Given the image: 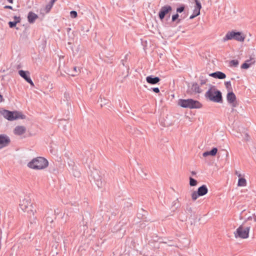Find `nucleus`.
<instances>
[{
	"mask_svg": "<svg viewBox=\"0 0 256 256\" xmlns=\"http://www.w3.org/2000/svg\"><path fill=\"white\" fill-rule=\"evenodd\" d=\"M56 0H52L50 2L52 4H54V2L56 1Z\"/></svg>",
	"mask_w": 256,
	"mask_h": 256,
	"instance_id": "40",
	"label": "nucleus"
},
{
	"mask_svg": "<svg viewBox=\"0 0 256 256\" xmlns=\"http://www.w3.org/2000/svg\"><path fill=\"white\" fill-rule=\"evenodd\" d=\"M14 19L15 20V22L17 23H18L20 21V17H17L16 16H14Z\"/></svg>",
	"mask_w": 256,
	"mask_h": 256,
	"instance_id": "34",
	"label": "nucleus"
},
{
	"mask_svg": "<svg viewBox=\"0 0 256 256\" xmlns=\"http://www.w3.org/2000/svg\"><path fill=\"white\" fill-rule=\"evenodd\" d=\"M209 75L212 77L219 79H224L226 77V75L221 72H216L214 73L210 74Z\"/></svg>",
	"mask_w": 256,
	"mask_h": 256,
	"instance_id": "14",
	"label": "nucleus"
},
{
	"mask_svg": "<svg viewBox=\"0 0 256 256\" xmlns=\"http://www.w3.org/2000/svg\"><path fill=\"white\" fill-rule=\"evenodd\" d=\"M20 207L24 212H26L30 216H34L36 212V210L29 198H24L22 199L20 202Z\"/></svg>",
	"mask_w": 256,
	"mask_h": 256,
	"instance_id": "5",
	"label": "nucleus"
},
{
	"mask_svg": "<svg viewBox=\"0 0 256 256\" xmlns=\"http://www.w3.org/2000/svg\"><path fill=\"white\" fill-rule=\"evenodd\" d=\"M48 162L44 158L38 156L32 158L27 164L28 168L36 170H42L46 168L48 166Z\"/></svg>",
	"mask_w": 256,
	"mask_h": 256,
	"instance_id": "1",
	"label": "nucleus"
},
{
	"mask_svg": "<svg viewBox=\"0 0 256 256\" xmlns=\"http://www.w3.org/2000/svg\"><path fill=\"white\" fill-rule=\"evenodd\" d=\"M53 5L54 4H52L51 2H50V4H49L46 6V8L47 10V12H48L50 10Z\"/></svg>",
	"mask_w": 256,
	"mask_h": 256,
	"instance_id": "29",
	"label": "nucleus"
},
{
	"mask_svg": "<svg viewBox=\"0 0 256 256\" xmlns=\"http://www.w3.org/2000/svg\"><path fill=\"white\" fill-rule=\"evenodd\" d=\"M146 80L148 84H154L158 83L160 79L158 77L153 78L152 76H148L146 78Z\"/></svg>",
	"mask_w": 256,
	"mask_h": 256,
	"instance_id": "15",
	"label": "nucleus"
},
{
	"mask_svg": "<svg viewBox=\"0 0 256 256\" xmlns=\"http://www.w3.org/2000/svg\"><path fill=\"white\" fill-rule=\"evenodd\" d=\"M9 137L6 135H0V149L8 146L10 143Z\"/></svg>",
	"mask_w": 256,
	"mask_h": 256,
	"instance_id": "9",
	"label": "nucleus"
},
{
	"mask_svg": "<svg viewBox=\"0 0 256 256\" xmlns=\"http://www.w3.org/2000/svg\"><path fill=\"white\" fill-rule=\"evenodd\" d=\"M74 72L71 74V75L73 76H76L79 74L80 72V69L76 68V66L73 68Z\"/></svg>",
	"mask_w": 256,
	"mask_h": 256,
	"instance_id": "22",
	"label": "nucleus"
},
{
	"mask_svg": "<svg viewBox=\"0 0 256 256\" xmlns=\"http://www.w3.org/2000/svg\"><path fill=\"white\" fill-rule=\"evenodd\" d=\"M197 192H198V194L200 196H203L208 193V189L206 185H202L198 188Z\"/></svg>",
	"mask_w": 256,
	"mask_h": 256,
	"instance_id": "16",
	"label": "nucleus"
},
{
	"mask_svg": "<svg viewBox=\"0 0 256 256\" xmlns=\"http://www.w3.org/2000/svg\"><path fill=\"white\" fill-rule=\"evenodd\" d=\"M238 177L239 178L238 182V186H246L247 184V182L246 180L242 177L241 174H238Z\"/></svg>",
	"mask_w": 256,
	"mask_h": 256,
	"instance_id": "18",
	"label": "nucleus"
},
{
	"mask_svg": "<svg viewBox=\"0 0 256 256\" xmlns=\"http://www.w3.org/2000/svg\"><path fill=\"white\" fill-rule=\"evenodd\" d=\"M70 16L72 18H76L78 14L76 11L72 10L70 12Z\"/></svg>",
	"mask_w": 256,
	"mask_h": 256,
	"instance_id": "27",
	"label": "nucleus"
},
{
	"mask_svg": "<svg viewBox=\"0 0 256 256\" xmlns=\"http://www.w3.org/2000/svg\"><path fill=\"white\" fill-rule=\"evenodd\" d=\"M8 2L10 4H13V0H7Z\"/></svg>",
	"mask_w": 256,
	"mask_h": 256,
	"instance_id": "39",
	"label": "nucleus"
},
{
	"mask_svg": "<svg viewBox=\"0 0 256 256\" xmlns=\"http://www.w3.org/2000/svg\"><path fill=\"white\" fill-rule=\"evenodd\" d=\"M202 155L204 157H206L208 156H211V153H210V151H208V152H204L203 153Z\"/></svg>",
	"mask_w": 256,
	"mask_h": 256,
	"instance_id": "33",
	"label": "nucleus"
},
{
	"mask_svg": "<svg viewBox=\"0 0 256 256\" xmlns=\"http://www.w3.org/2000/svg\"><path fill=\"white\" fill-rule=\"evenodd\" d=\"M226 98L228 102L230 103L233 107H236L237 106L236 96L233 92H229L227 94Z\"/></svg>",
	"mask_w": 256,
	"mask_h": 256,
	"instance_id": "12",
	"label": "nucleus"
},
{
	"mask_svg": "<svg viewBox=\"0 0 256 256\" xmlns=\"http://www.w3.org/2000/svg\"><path fill=\"white\" fill-rule=\"evenodd\" d=\"M179 16L178 14H174L172 16V21L174 22L176 21L178 18Z\"/></svg>",
	"mask_w": 256,
	"mask_h": 256,
	"instance_id": "31",
	"label": "nucleus"
},
{
	"mask_svg": "<svg viewBox=\"0 0 256 256\" xmlns=\"http://www.w3.org/2000/svg\"><path fill=\"white\" fill-rule=\"evenodd\" d=\"M226 86L227 88H231V83L230 82H225Z\"/></svg>",
	"mask_w": 256,
	"mask_h": 256,
	"instance_id": "32",
	"label": "nucleus"
},
{
	"mask_svg": "<svg viewBox=\"0 0 256 256\" xmlns=\"http://www.w3.org/2000/svg\"><path fill=\"white\" fill-rule=\"evenodd\" d=\"M196 6L194 10L193 14L190 16V19H193L195 17L200 15V10L202 8L201 4L198 0H195Z\"/></svg>",
	"mask_w": 256,
	"mask_h": 256,
	"instance_id": "10",
	"label": "nucleus"
},
{
	"mask_svg": "<svg viewBox=\"0 0 256 256\" xmlns=\"http://www.w3.org/2000/svg\"><path fill=\"white\" fill-rule=\"evenodd\" d=\"M16 24H18V23L15 21L14 22H8L9 26L11 28L14 27L16 26Z\"/></svg>",
	"mask_w": 256,
	"mask_h": 256,
	"instance_id": "30",
	"label": "nucleus"
},
{
	"mask_svg": "<svg viewBox=\"0 0 256 256\" xmlns=\"http://www.w3.org/2000/svg\"><path fill=\"white\" fill-rule=\"evenodd\" d=\"M211 156H214L218 152V149L216 148H214L210 151Z\"/></svg>",
	"mask_w": 256,
	"mask_h": 256,
	"instance_id": "26",
	"label": "nucleus"
},
{
	"mask_svg": "<svg viewBox=\"0 0 256 256\" xmlns=\"http://www.w3.org/2000/svg\"><path fill=\"white\" fill-rule=\"evenodd\" d=\"M38 18V16L32 12H30L28 14V20L30 23H33Z\"/></svg>",
	"mask_w": 256,
	"mask_h": 256,
	"instance_id": "17",
	"label": "nucleus"
},
{
	"mask_svg": "<svg viewBox=\"0 0 256 256\" xmlns=\"http://www.w3.org/2000/svg\"><path fill=\"white\" fill-rule=\"evenodd\" d=\"M172 10V8L169 5H166L160 8L158 16L160 20H162L166 16L170 14Z\"/></svg>",
	"mask_w": 256,
	"mask_h": 256,
	"instance_id": "8",
	"label": "nucleus"
},
{
	"mask_svg": "<svg viewBox=\"0 0 256 256\" xmlns=\"http://www.w3.org/2000/svg\"><path fill=\"white\" fill-rule=\"evenodd\" d=\"M178 104L181 107L190 109L200 108L202 106V104L198 101L191 98L186 100L180 99L178 100Z\"/></svg>",
	"mask_w": 256,
	"mask_h": 256,
	"instance_id": "3",
	"label": "nucleus"
},
{
	"mask_svg": "<svg viewBox=\"0 0 256 256\" xmlns=\"http://www.w3.org/2000/svg\"><path fill=\"white\" fill-rule=\"evenodd\" d=\"M206 82V80H201L200 81V84L202 85V84H205Z\"/></svg>",
	"mask_w": 256,
	"mask_h": 256,
	"instance_id": "37",
	"label": "nucleus"
},
{
	"mask_svg": "<svg viewBox=\"0 0 256 256\" xmlns=\"http://www.w3.org/2000/svg\"><path fill=\"white\" fill-rule=\"evenodd\" d=\"M246 38V35L240 32L234 30L228 32L223 38V40L226 42L229 40H234L240 42H244Z\"/></svg>",
	"mask_w": 256,
	"mask_h": 256,
	"instance_id": "6",
	"label": "nucleus"
},
{
	"mask_svg": "<svg viewBox=\"0 0 256 256\" xmlns=\"http://www.w3.org/2000/svg\"><path fill=\"white\" fill-rule=\"evenodd\" d=\"M2 100H3L2 96L1 94H0V102H2Z\"/></svg>",
	"mask_w": 256,
	"mask_h": 256,
	"instance_id": "38",
	"label": "nucleus"
},
{
	"mask_svg": "<svg viewBox=\"0 0 256 256\" xmlns=\"http://www.w3.org/2000/svg\"><path fill=\"white\" fill-rule=\"evenodd\" d=\"M180 20H178V22H178H178H180Z\"/></svg>",
	"mask_w": 256,
	"mask_h": 256,
	"instance_id": "42",
	"label": "nucleus"
},
{
	"mask_svg": "<svg viewBox=\"0 0 256 256\" xmlns=\"http://www.w3.org/2000/svg\"><path fill=\"white\" fill-rule=\"evenodd\" d=\"M230 64L232 66H237L238 64V60H232L230 62Z\"/></svg>",
	"mask_w": 256,
	"mask_h": 256,
	"instance_id": "25",
	"label": "nucleus"
},
{
	"mask_svg": "<svg viewBox=\"0 0 256 256\" xmlns=\"http://www.w3.org/2000/svg\"><path fill=\"white\" fill-rule=\"evenodd\" d=\"M253 64L254 62H251V60H248L242 65L241 68L243 69H247Z\"/></svg>",
	"mask_w": 256,
	"mask_h": 256,
	"instance_id": "20",
	"label": "nucleus"
},
{
	"mask_svg": "<svg viewBox=\"0 0 256 256\" xmlns=\"http://www.w3.org/2000/svg\"><path fill=\"white\" fill-rule=\"evenodd\" d=\"M197 181L192 178H190V186H196L197 184Z\"/></svg>",
	"mask_w": 256,
	"mask_h": 256,
	"instance_id": "23",
	"label": "nucleus"
},
{
	"mask_svg": "<svg viewBox=\"0 0 256 256\" xmlns=\"http://www.w3.org/2000/svg\"><path fill=\"white\" fill-rule=\"evenodd\" d=\"M206 98L210 100L216 102H222V96L220 91L218 90L215 86H211L205 94Z\"/></svg>",
	"mask_w": 256,
	"mask_h": 256,
	"instance_id": "2",
	"label": "nucleus"
},
{
	"mask_svg": "<svg viewBox=\"0 0 256 256\" xmlns=\"http://www.w3.org/2000/svg\"><path fill=\"white\" fill-rule=\"evenodd\" d=\"M252 220L254 222H256V215L255 214H252V216H248L246 221Z\"/></svg>",
	"mask_w": 256,
	"mask_h": 256,
	"instance_id": "24",
	"label": "nucleus"
},
{
	"mask_svg": "<svg viewBox=\"0 0 256 256\" xmlns=\"http://www.w3.org/2000/svg\"><path fill=\"white\" fill-rule=\"evenodd\" d=\"M184 10V6H180V8H177L176 9V12L181 13Z\"/></svg>",
	"mask_w": 256,
	"mask_h": 256,
	"instance_id": "28",
	"label": "nucleus"
},
{
	"mask_svg": "<svg viewBox=\"0 0 256 256\" xmlns=\"http://www.w3.org/2000/svg\"><path fill=\"white\" fill-rule=\"evenodd\" d=\"M19 74L24 78L28 82L31 86H34V82L30 77V72L28 71H24L23 70H20L18 71Z\"/></svg>",
	"mask_w": 256,
	"mask_h": 256,
	"instance_id": "11",
	"label": "nucleus"
},
{
	"mask_svg": "<svg viewBox=\"0 0 256 256\" xmlns=\"http://www.w3.org/2000/svg\"><path fill=\"white\" fill-rule=\"evenodd\" d=\"M191 90L194 93H200L202 90L198 84L196 83L193 84L192 86Z\"/></svg>",
	"mask_w": 256,
	"mask_h": 256,
	"instance_id": "19",
	"label": "nucleus"
},
{
	"mask_svg": "<svg viewBox=\"0 0 256 256\" xmlns=\"http://www.w3.org/2000/svg\"><path fill=\"white\" fill-rule=\"evenodd\" d=\"M2 116L8 120L12 121L17 119H24L26 116L22 112L18 111H9L2 110L0 111Z\"/></svg>",
	"mask_w": 256,
	"mask_h": 256,
	"instance_id": "4",
	"label": "nucleus"
},
{
	"mask_svg": "<svg viewBox=\"0 0 256 256\" xmlns=\"http://www.w3.org/2000/svg\"><path fill=\"white\" fill-rule=\"evenodd\" d=\"M26 130V128L25 126H16L14 130V133L16 135L20 136L24 134Z\"/></svg>",
	"mask_w": 256,
	"mask_h": 256,
	"instance_id": "13",
	"label": "nucleus"
},
{
	"mask_svg": "<svg viewBox=\"0 0 256 256\" xmlns=\"http://www.w3.org/2000/svg\"><path fill=\"white\" fill-rule=\"evenodd\" d=\"M4 8H8L10 10H12V7L10 6H4Z\"/></svg>",
	"mask_w": 256,
	"mask_h": 256,
	"instance_id": "36",
	"label": "nucleus"
},
{
	"mask_svg": "<svg viewBox=\"0 0 256 256\" xmlns=\"http://www.w3.org/2000/svg\"><path fill=\"white\" fill-rule=\"evenodd\" d=\"M153 92H154L156 93H158L160 92V90L158 88H152Z\"/></svg>",
	"mask_w": 256,
	"mask_h": 256,
	"instance_id": "35",
	"label": "nucleus"
},
{
	"mask_svg": "<svg viewBox=\"0 0 256 256\" xmlns=\"http://www.w3.org/2000/svg\"><path fill=\"white\" fill-rule=\"evenodd\" d=\"M192 198L193 200H196L198 196H200L198 194V192L194 191L191 194Z\"/></svg>",
	"mask_w": 256,
	"mask_h": 256,
	"instance_id": "21",
	"label": "nucleus"
},
{
	"mask_svg": "<svg viewBox=\"0 0 256 256\" xmlns=\"http://www.w3.org/2000/svg\"><path fill=\"white\" fill-rule=\"evenodd\" d=\"M236 174L238 176V174H240V173H238V172H236Z\"/></svg>",
	"mask_w": 256,
	"mask_h": 256,
	"instance_id": "41",
	"label": "nucleus"
},
{
	"mask_svg": "<svg viewBox=\"0 0 256 256\" xmlns=\"http://www.w3.org/2000/svg\"><path fill=\"white\" fill-rule=\"evenodd\" d=\"M250 230V226H246L242 224L237 228L234 234L236 238L246 239L249 237Z\"/></svg>",
	"mask_w": 256,
	"mask_h": 256,
	"instance_id": "7",
	"label": "nucleus"
}]
</instances>
